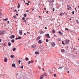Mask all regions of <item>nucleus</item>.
<instances>
[{
	"instance_id": "bb28decb",
	"label": "nucleus",
	"mask_w": 79,
	"mask_h": 79,
	"mask_svg": "<svg viewBox=\"0 0 79 79\" xmlns=\"http://www.w3.org/2000/svg\"><path fill=\"white\" fill-rule=\"evenodd\" d=\"M76 21H77V24H79V21H78V20H77Z\"/></svg>"
},
{
	"instance_id": "7c9ffc66",
	"label": "nucleus",
	"mask_w": 79,
	"mask_h": 79,
	"mask_svg": "<svg viewBox=\"0 0 79 79\" xmlns=\"http://www.w3.org/2000/svg\"><path fill=\"white\" fill-rule=\"evenodd\" d=\"M18 39H21V37L20 36V37L18 36Z\"/></svg>"
},
{
	"instance_id": "338daca9",
	"label": "nucleus",
	"mask_w": 79,
	"mask_h": 79,
	"mask_svg": "<svg viewBox=\"0 0 79 79\" xmlns=\"http://www.w3.org/2000/svg\"><path fill=\"white\" fill-rule=\"evenodd\" d=\"M48 13V11H46V13Z\"/></svg>"
},
{
	"instance_id": "e433bc0d",
	"label": "nucleus",
	"mask_w": 79,
	"mask_h": 79,
	"mask_svg": "<svg viewBox=\"0 0 79 79\" xmlns=\"http://www.w3.org/2000/svg\"><path fill=\"white\" fill-rule=\"evenodd\" d=\"M51 3H52V2H54V1L53 0H52V1H51Z\"/></svg>"
},
{
	"instance_id": "cd10ccee",
	"label": "nucleus",
	"mask_w": 79,
	"mask_h": 79,
	"mask_svg": "<svg viewBox=\"0 0 79 79\" xmlns=\"http://www.w3.org/2000/svg\"><path fill=\"white\" fill-rule=\"evenodd\" d=\"M40 33L41 34H43V33H44V32L42 31H41L40 32Z\"/></svg>"
},
{
	"instance_id": "09e8293b",
	"label": "nucleus",
	"mask_w": 79,
	"mask_h": 79,
	"mask_svg": "<svg viewBox=\"0 0 79 79\" xmlns=\"http://www.w3.org/2000/svg\"><path fill=\"white\" fill-rule=\"evenodd\" d=\"M9 23H10V21H8L7 22V23H8V24H9Z\"/></svg>"
},
{
	"instance_id": "a878e982",
	"label": "nucleus",
	"mask_w": 79,
	"mask_h": 79,
	"mask_svg": "<svg viewBox=\"0 0 79 79\" xmlns=\"http://www.w3.org/2000/svg\"><path fill=\"white\" fill-rule=\"evenodd\" d=\"M61 52H65V50H64V49H62L61 50Z\"/></svg>"
},
{
	"instance_id": "680f3d73",
	"label": "nucleus",
	"mask_w": 79,
	"mask_h": 79,
	"mask_svg": "<svg viewBox=\"0 0 79 79\" xmlns=\"http://www.w3.org/2000/svg\"><path fill=\"white\" fill-rule=\"evenodd\" d=\"M28 3H30V1H28Z\"/></svg>"
},
{
	"instance_id": "c756f323",
	"label": "nucleus",
	"mask_w": 79,
	"mask_h": 79,
	"mask_svg": "<svg viewBox=\"0 0 79 79\" xmlns=\"http://www.w3.org/2000/svg\"><path fill=\"white\" fill-rule=\"evenodd\" d=\"M63 68V66H61V67H60L58 69H61Z\"/></svg>"
},
{
	"instance_id": "c85d7f7f",
	"label": "nucleus",
	"mask_w": 79,
	"mask_h": 79,
	"mask_svg": "<svg viewBox=\"0 0 79 79\" xmlns=\"http://www.w3.org/2000/svg\"><path fill=\"white\" fill-rule=\"evenodd\" d=\"M46 42H48V39H46Z\"/></svg>"
},
{
	"instance_id": "ea45409f",
	"label": "nucleus",
	"mask_w": 79,
	"mask_h": 79,
	"mask_svg": "<svg viewBox=\"0 0 79 79\" xmlns=\"http://www.w3.org/2000/svg\"><path fill=\"white\" fill-rule=\"evenodd\" d=\"M21 69H23V66H22L21 67Z\"/></svg>"
},
{
	"instance_id": "5701e85b",
	"label": "nucleus",
	"mask_w": 79,
	"mask_h": 79,
	"mask_svg": "<svg viewBox=\"0 0 79 79\" xmlns=\"http://www.w3.org/2000/svg\"><path fill=\"white\" fill-rule=\"evenodd\" d=\"M23 16L24 17H26V16H27V15L26 14H24L23 15Z\"/></svg>"
},
{
	"instance_id": "052dcab7",
	"label": "nucleus",
	"mask_w": 79,
	"mask_h": 79,
	"mask_svg": "<svg viewBox=\"0 0 79 79\" xmlns=\"http://www.w3.org/2000/svg\"><path fill=\"white\" fill-rule=\"evenodd\" d=\"M50 74H52V72H50Z\"/></svg>"
},
{
	"instance_id": "774afa93",
	"label": "nucleus",
	"mask_w": 79,
	"mask_h": 79,
	"mask_svg": "<svg viewBox=\"0 0 79 79\" xmlns=\"http://www.w3.org/2000/svg\"><path fill=\"white\" fill-rule=\"evenodd\" d=\"M3 76H5V74H3Z\"/></svg>"
},
{
	"instance_id": "e2e57ef3",
	"label": "nucleus",
	"mask_w": 79,
	"mask_h": 79,
	"mask_svg": "<svg viewBox=\"0 0 79 79\" xmlns=\"http://www.w3.org/2000/svg\"><path fill=\"white\" fill-rule=\"evenodd\" d=\"M40 17H41V16H39V18H40Z\"/></svg>"
},
{
	"instance_id": "aec40b11",
	"label": "nucleus",
	"mask_w": 79,
	"mask_h": 79,
	"mask_svg": "<svg viewBox=\"0 0 79 79\" xmlns=\"http://www.w3.org/2000/svg\"><path fill=\"white\" fill-rule=\"evenodd\" d=\"M40 39V37H37L36 40H39Z\"/></svg>"
},
{
	"instance_id": "f257e3e1",
	"label": "nucleus",
	"mask_w": 79,
	"mask_h": 79,
	"mask_svg": "<svg viewBox=\"0 0 79 79\" xmlns=\"http://www.w3.org/2000/svg\"><path fill=\"white\" fill-rule=\"evenodd\" d=\"M64 41L65 43L68 45V44H69V41H70V40H68L67 39V40H65Z\"/></svg>"
},
{
	"instance_id": "f8f14e48",
	"label": "nucleus",
	"mask_w": 79,
	"mask_h": 79,
	"mask_svg": "<svg viewBox=\"0 0 79 79\" xmlns=\"http://www.w3.org/2000/svg\"><path fill=\"white\" fill-rule=\"evenodd\" d=\"M35 54L36 55H39V52H35Z\"/></svg>"
},
{
	"instance_id": "6e6552de",
	"label": "nucleus",
	"mask_w": 79,
	"mask_h": 79,
	"mask_svg": "<svg viewBox=\"0 0 79 79\" xmlns=\"http://www.w3.org/2000/svg\"><path fill=\"white\" fill-rule=\"evenodd\" d=\"M7 61H8V59L6 58L5 57V59H4L5 62H6H6H7Z\"/></svg>"
},
{
	"instance_id": "8fccbe9b",
	"label": "nucleus",
	"mask_w": 79,
	"mask_h": 79,
	"mask_svg": "<svg viewBox=\"0 0 79 79\" xmlns=\"http://www.w3.org/2000/svg\"><path fill=\"white\" fill-rule=\"evenodd\" d=\"M15 39L16 40H18V38H15Z\"/></svg>"
},
{
	"instance_id": "473e14b6",
	"label": "nucleus",
	"mask_w": 79,
	"mask_h": 79,
	"mask_svg": "<svg viewBox=\"0 0 79 79\" xmlns=\"http://www.w3.org/2000/svg\"><path fill=\"white\" fill-rule=\"evenodd\" d=\"M62 44H63L64 45H65V44L64 43V41H62Z\"/></svg>"
},
{
	"instance_id": "69168bd1",
	"label": "nucleus",
	"mask_w": 79,
	"mask_h": 79,
	"mask_svg": "<svg viewBox=\"0 0 79 79\" xmlns=\"http://www.w3.org/2000/svg\"><path fill=\"white\" fill-rule=\"evenodd\" d=\"M24 35H26V33H24Z\"/></svg>"
},
{
	"instance_id": "c9c22d12",
	"label": "nucleus",
	"mask_w": 79,
	"mask_h": 79,
	"mask_svg": "<svg viewBox=\"0 0 79 79\" xmlns=\"http://www.w3.org/2000/svg\"><path fill=\"white\" fill-rule=\"evenodd\" d=\"M22 19H23V20H24V19H25V18L23 17Z\"/></svg>"
},
{
	"instance_id": "49530a36",
	"label": "nucleus",
	"mask_w": 79,
	"mask_h": 79,
	"mask_svg": "<svg viewBox=\"0 0 79 79\" xmlns=\"http://www.w3.org/2000/svg\"><path fill=\"white\" fill-rule=\"evenodd\" d=\"M26 21H27V20H24V22L25 23H26Z\"/></svg>"
},
{
	"instance_id": "dca6fc26",
	"label": "nucleus",
	"mask_w": 79,
	"mask_h": 79,
	"mask_svg": "<svg viewBox=\"0 0 79 79\" xmlns=\"http://www.w3.org/2000/svg\"><path fill=\"white\" fill-rule=\"evenodd\" d=\"M58 33L60 34H61V35H62L63 34V33H61V32L60 31H59L58 32Z\"/></svg>"
},
{
	"instance_id": "a18cd8bd",
	"label": "nucleus",
	"mask_w": 79,
	"mask_h": 79,
	"mask_svg": "<svg viewBox=\"0 0 79 79\" xmlns=\"http://www.w3.org/2000/svg\"><path fill=\"white\" fill-rule=\"evenodd\" d=\"M52 11H55V8H53V9L52 10Z\"/></svg>"
},
{
	"instance_id": "0eeeda50",
	"label": "nucleus",
	"mask_w": 79,
	"mask_h": 79,
	"mask_svg": "<svg viewBox=\"0 0 79 79\" xmlns=\"http://www.w3.org/2000/svg\"><path fill=\"white\" fill-rule=\"evenodd\" d=\"M34 62V61L31 60V61H29L28 64H30V63H32Z\"/></svg>"
},
{
	"instance_id": "864d4df0",
	"label": "nucleus",
	"mask_w": 79,
	"mask_h": 79,
	"mask_svg": "<svg viewBox=\"0 0 79 79\" xmlns=\"http://www.w3.org/2000/svg\"><path fill=\"white\" fill-rule=\"evenodd\" d=\"M16 15L17 16H18V14H16Z\"/></svg>"
},
{
	"instance_id": "0e129e2a",
	"label": "nucleus",
	"mask_w": 79,
	"mask_h": 79,
	"mask_svg": "<svg viewBox=\"0 0 79 79\" xmlns=\"http://www.w3.org/2000/svg\"><path fill=\"white\" fill-rule=\"evenodd\" d=\"M34 9H33L32 10V11H34Z\"/></svg>"
},
{
	"instance_id": "c03bdc74",
	"label": "nucleus",
	"mask_w": 79,
	"mask_h": 79,
	"mask_svg": "<svg viewBox=\"0 0 79 79\" xmlns=\"http://www.w3.org/2000/svg\"><path fill=\"white\" fill-rule=\"evenodd\" d=\"M2 16V13L0 12V16Z\"/></svg>"
},
{
	"instance_id": "4be33fe9",
	"label": "nucleus",
	"mask_w": 79,
	"mask_h": 79,
	"mask_svg": "<svg viewBox=\"0 0 79 79\" xmlns=\"http://www.w3.org/2000/svg\"><path fill=\"white\" fill-rule=\"evenodd\" d=\"M44 76H47V73H44Z\"/></svg>"
},
{
	"instance_id": "9d476101",
	"label": "nucleus",
	"mask_w": 79,
	"mask_h": 79,
	"mask_svg": "<svg viewBox=\"0 0 79 79\" xmlns=\"http://www.w3.org/2000/svg\"><path fill=\"white\" fill-rule=\"evenodd\" d=\"M44 78V75H42L40 77V79H42Z\"/></svg>"
},
{
	"instance_id": "4d7b16f0",
	"label": "nucleus",
	"mask_w": 79,
	"mask_h": 79,
	"mask_svg": "<svg viewBox=\"0 0 79 79\" xmlns=\"http://www.w3.org/2000/svg\"><path fill=\"white\" fill-rule=\"evenodd\" d=\"M17 11V10H16V9L15 10V11Z\"/></svg>"
},
{
	"instance_id": "3c124183",
	"label": "nucleus",
	"mask_w": 79,
	"mask_h": 79,
	"mask_svg": "<svg viewBox=\"0 0 79 79\" xmlns=\"http://www.w3.org/2000/svg\"><path fill=\"white\" fill-rule=\"evenodd\" d=\"M30 33L29 32H27V34H30Z\"/></svg>"
},
{
	"instance_id": "b1692460",
	"label": "nucleus",
	"mask_w": 79,
	"mask_h": 79,
	"mask_svg": "<svg viewBox=\"0 0 79 79\" xmlns=\"http://www.w3.org/2000/svg\"><path fill=\"white\" fill-rule=\"evenodd\" d=\"M8 19L6 18V19H3V20L4 21V20H5V21H7V20H8Z\"/></svg>"
},
{
	"instance_id": "20e7f679",
	"label": "nucleus",
	"mask_w": 79,
	"mask_h": 79,
	"mask_svg": "<svg viewBox=\"0 0 79 79\" xmlns=\"http://www.w3.org/2000/svg\"><path fill=\"white\" fill-rule=\"evenodd\" d=\"M22 32H23L22 31V30H20L19 31V34H20V35H22Z\"/></svg>"
},
{
	"instance_id": "423d86ee",
	"label": "nucleus",
	"mask_w": 79,
	"mask_h": 79,
	"mask_svg": "<svg viewBox=\"0 0 79 79\" xmlns=\"http://www.w3.org/2000/svg\"><path fill=\"white\" fill-rule=\"evenodd\" d=\"M45 36L47 37L48 38H50V36H49V34H47L45 35Z\"/></svg>"
},
{
	"instance_id": "f3484780",
	"label": "nucleus",
	"mask_w": 79,
	"mask_h": 79,
	"mask_svg": "<svg viewBox=\"0 0 79 79\" xmlns=\"http://www.w3.org/2000/svg\"><path fill=\"white\" fill-rule=\"evenodd\" d=\"M15 35H12L11 36V37L12 38H13V39H14L15 38Z\"/></svg>"
},
{
	"instance_id": "412c9836",
	"label": "nucleus",
	"mask_w": 79,
	"mask_h": 79,
	"mask_svg": "<svg viewBox=\"0 0 79 79\" xmlns=\"http://www.w3.org/2000/svg\"><path fill=\"white\" fill-rule=\"evenodd\" d=\"M11 42L12 43H14V42H15V40H14V39L12 40H11Z\"/></svg>"
},
{
	"instance_id": "de8ad7c7",
	"label": "nucleus",
	"mask_w": 79,
	"mask_h": 79,
	"mask_svg": "<svg viewBox=\"0 0 79 79\" xmlns=\"http://www.w3.org/2000/svg\"><path fill=\"white\" fill-rule=\"evenodd\" d=\"M58 40H59V41H60V40H61V39H58Z\"/></svg>"
},
{
	"instance_id": "39448f33",
	"label": "nucleus",
	"mask_w": 79,
	"mask_h": 79,
	"mask_svg": "<svg viewBox=\"0 0 79 79\" xmlns=\"http://www.w3.org/2000/svg\"><path fill=\"white\" fill-rule=\"evenodd\" d=\"M12 66L14 67L15 69L16 68V67L15 66V64H12Z\"/></svg>"
},
{
	"instance_id": "5fc2aeb1",
	"label": "nucleus",
	"mask_w": 79,
	"mask_h": 79,
	"mask_svg": "<svg viewBox=\"0 0 79 79\" xmlns=\"http://www.w3.org/2000/svg\"><path fill=\"white\" fill-rule=\"evenodd\" d=\"M42 69H43V71H45V70H44V68H42Z\"/></svg>"
},
{
	"instance_id": "13d9d810",
	"label": "nucleus",
	"mask_w": 79,
	"mask_h": 79,
	"mask_svg": "<svg viewBox=\"0 0 79 79\" xmlns=\"http://www.w3.org/2000/svg\"><path fill=\"white\" fill-rule=\"evenodd\" d=\"M67 73H69V71H68L67 72Z\"/></svg>"
},
{
	"instance_id": "f03ea898",
	"label": "nucleus",
	"mask_w": 79,
	"mask_h": 79,
	"mask_svg": "<svg viewBox=\"0 0 79 79\" xmlns=\"http://www.w3.org/2000/svg\"><path fill=\"white\" fill-rule=\"evenodd\" d=\"M51 45H52V47H55V43L54 42H52L51 44Z\"/></svg>"
},
{
	"instance_id": "37998d69",
	"label": "nucleus",
	"mask_w": 79,
	"mask_h": 79,
	"mask_svg": "<svg viewBox=\"0 0 79 79\" xmlns=\"http://www.w3.org/2000/svg\"><path fill=\"white\" fill-rule=\"evenodd\" d=\"M60 16H62V13H60Z\"/></svg>"
},
{
	"instance_id": "6ab92c4d",
	"label": "nucleus",
	"mask_w": 79,
	"mask_h": 79,
	"mask_svg": "<svg viewBox=\"0 0 79 79\" xmlns=\"http://www.w3.org/2000/svg\"><path fill=\"white\" fill-rule=\"evenodd\" d=\"M32 48H35V45H33L31 46Z\"/></svg>"
},
{
	"instance_id": "393cba45",
	"label": "nucleus",
	"mask_w": 79,
	"mask_h": 79,
	"mask_svg": "<svg viewBox=\"0 0 79 79\" xmlns=\"http://www.w3.org/2000/svg\"><path fill=\"white\" fill-rule=\"evenodd\" d=\"M25 60H26V61H28V60H29V58L27 57L25 59Z\"/></svg>"
},
{
	"instance_id": "72a5a7b5",
	"label": "nucleus",
	"mask_w": 79,
	"mask_h": 79,
	"mask_svg": "<svg viewBox=\"0 0 79 79\" xmlns=\"http://www.w3.org/2000/svg\"><path fill=\"white\" fill-rule=\"evenodd\" d=\"M54 77H56V74H55L54 75Z\"/></svg>"
},
{
	"instance_id": "79ce46f5",
	"label": "nucleus",
	"mask_w": 79,
	"mask_h": 79,
	"mask_svg": "<svg viewBox=\"0 0 79 79\" xmlns=\"http://www.w3.org/2000/svg\"><path fill=\"white\" fill-rule=\"evenodd\" d=\"M26 4H27V5H29V4L27 3H26Z\"/></svg>"
},
{
	"instance_id": "6e6d98bb",
	"label": "nucleus",
	"mask_w": 79,
	"mask_h": 79,
	"mask_svg": "<svg viewBox=\"0 0 79 79\" xmlns=\"http://www.w3.org/2000/svg\"><path fill=\"white\" fill-rule=\"evenodd\" d=\"M45 29H47V27H45Z\"/></svg>"
},
{
	"instance_id": "4c0bfd02",
	"label": "nucleus",
	"mask_w": 79,
	"mask_h": 79,
	"mask_svg": "<svg viewBox=\"0 0 79 79\" xmlns=\"http://www.w3.org/2000/svg\"><path fill=\"white\" fill-rule=\"evenodd\" d=\"M72 14L73 15H74V11H73L72 12Z\"/></svg>"
},
{
	"instance_id": "1a4fd4ad",
	"label": "nucleus",
	"mask_w": 79,
	"mask_h": 79,
	"mask_svg": "<svg viewBox=\"0 0 79 79\" xmlns=\"http://www.w3.org/2000/svg\"><path fill=\"white\" fill-rule=\"evenodd\" d=\"M15 57V56L13 55H11L10 56V58H14Z\"/></svg>"
},
{
	"instance_id": "58836bf2",
	"label": "nucleus",
	"mask_w": 79,
	"mask_h": 79,
	"mask_svg": "<svg viewBox=\"0 0 79 79\" xmlns=\"http://www.w3.org/2000/svg\"><path fill=\"white\" fill-rule=\"evenodd\" d=\"M65 30H67V31H69V29H68V28H66L65 29Z\"/></svg>"
},
{
	"instance_id": "7ed1b4c3",
	"label": "nucleus",
	"mask_w": 79,
	"mask_h": 79,
	"mask_svg": "<svg viewBox=\"0 0 79 79\" xmlns=\"http://www.w3.org/2000/svg\"><path fill=\"white\" fill-rule=\"evenodd\" d=\"M5 31H0V35H2V34H4Z\"/></svg>"
},
{
	"instance_id": "f704fd0d",
	"label": "nucleus",
	"mask_w": 79,
	"mask_h": 79,
	"mask_svg": "<svg viewBox=\"0 0 79 79\" xmlns=\"http://www.w3.org/2000/svg\"><path fill=\"white\" fill-rule=\"evenodd\" d=\"M13 17L14 18H16V15H14Z\"/></svg>"
},
{
	"instance_id": "a19ab883",
	"label": "nucleus",
	"mask_w": 79,
	"mask_h": 79,
	"mask_svg": "<svg viewBox=\"0 0 79 79\" xmlns=\"http://www.w3.org/2000/svg\"><path fill=\"white\" fill-rule=\"evenodd\" d=\"M26 12H27V13H29V10H27Z\"/></svg>"
},
{
	"instance_id": "2f4dec72",
	"label": "nucleus",
	"mask_w": 79,
	"mask_h": 79,
	"mask_svg": "<svg viewBox=\"0 0 79 79\" xmlns=\"http://www.w3.org/2000/svg\"><path fill=\"white\" fill-rule=\"evenodd\" d=\"M20 63H21V60H19V64H20Z\"/></svg>"
},
{
	"instance_id": "9b49d317",
	"label": "nucleus",
	"mask_w": 79,
	"mask_h": 79,
	"mask_svg": "<svg viewBox=\"0 0 79 79\" xmlns=\"http://www.w3.org/2000/svg\"><path fill=\"white\" fill-rule=\"evenodd\" d=\"M38 43L39 44H42V41L41 40H39L38 41Z\"/></svg>"
},
{
	"instance_id": "ddd939ff",
	"label": "nucleus",
	"mask_w": 79,
	"mask_h": 79,
	"mask_svg": "<svg viewBox=\"0 0 79 79\" xmlns=\"http://www.w3.org/2000/svg\"><path fill=\"white\" fill-rule=\"evenodd\" d=\"M11 43L10 42L8 43V46H9V47H10V46H11Z\"/></svg>"
},
{
	"instance_id": "bf43d9fd",
	"label": "nucleus",
	"mask_w": 79,
	"mask_h": 79,
	"mask_svg": "<svg viewBox=\"0 0 79 79\" xmlns=\"http://www.w3.org/2000/svg\"><path fill=\"white\" fill-rule=\"evenodd\" d=\"M44 10H46V8H45V7L44 8Z\"/></svg>"
},
{
	"instance_id": "4468645a",
	"label": "nucleus",
	"mask_w": 79,
	"mask_h": 79,
	"mask_svg": "<svg viewBox=\"0 0 79 79\" xmlns=\"http://www.w3.org/2000/svg\"><path fill=\"white\" fill-rule=\"evenodd\" d=\"M17 7H18V8H20V5L19 4V3L18 4Z\"/></svg>"
},
{
	"instance_id": "a211bd4d",
	"label": "nucleus",
	"mask_w": 79,
	"mask_h": 79,
	"mask_svg": "<svg viewBox=\"0 0 79 79\" xmlns=\"http://www.w3.org/2000/svg\"><path fill=\"white\" fill-rule=\"evenodd\" d=\"M13 51L14 52H15V50H16V48H14L12 49Z\"/></svg>"
},
{
	"instance_id": "603ef678",
	"label": "nucleus",
	"mask_w": 79,
	"mask_h": 79,
	"mask_svg": "<svg viewBox=\"0 0 79 79\" xmlns=\"http://www.w3.org/2000/svg\"><path fill=\"white\" fill-rule=\"evenodd\" d=\"M1 41H2V39H0V42H1Z\"/></svg>"
},
{
	"instance_id": "2eb2a0df",
	"label": "nucleus",
	"mask_w": 79,
	"mask_h": 79,
	"mask_svg": "<svg viewBox=\"0 0 79 79\" xmlns=\"http://www.w3.org/2000/svg\"><path fill=\"white\" fill-rule=\"evenodd\" d=\"M52 33H53V34H55V30L53 29L52 31Z\"/></svg>"
}]
</instances>
